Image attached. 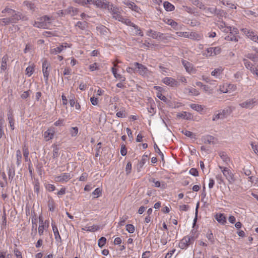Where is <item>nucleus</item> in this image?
Instances as JSON below:
<instances>
[{"label": "nucleus", "instance_id": "nucleus-1", "mask_svg": "<svg viewBox=\"0 0 258 258\" xmlns=\"http://www.w3.org/2000/svg\"><path fill=\"white\" fill-rule=\"evenodd\" d=\"M2 13H7V16H9V18L0 19V25H8L11 23L15 22L16 21L21 18L20 15L16 14L15 11L9 8H7L3 10Z\"/></svg>", "mask_w": 258, "mask_h": 258}, {"label": "nucleus", "instance_id": "nucleus-2", "mask_svg": "<svg viewBox=\"0 0 258 258\" xmlns=\"http://www.w3.org/2000/svg\"><path fill=\"white\" fill-rule=\"evenodd\" d=\"M54 19L52 17H49L47 16L41 17L34 22L33 26L39 28H48L50 26L51 21Z\"/></svg>", "mask_w": 258, "mask_h": 258}, {"label": "nucleus", "instance_id": "nucleus-3", "mask_svg": "<svg viewBox=\"0 0 258 258\" xmlns=\"http://www.w3.org/2000/svg\"><path fill=\"white\" fill-rule=\"evenodd\" d=\"M134 66L136 67V69H137L136 72L141 76L147 78L152 76V72L142 63L135 62Z\"/></svg>", "mask_w": 258, "mask_h": 258}, {"label": "nucleus", "instance_id": "nucleus-4", "mask_svg": "<svg viewBox=\"0 0 258 258\" xmlns=\"http://www.w3.org/2000/svg\"><path fill=\"white\" fill-rule=\"evenodd\" d=\"M223 31L229 33L225 37V40L227 41H238V36L236 35L238 33V31L237 28L232 27H227L226 28L223 29Z\"/></svg>", "mask_w": 258, "mask_h": 258}, {"label": "nucleus", "instance_id": "nucleus-5", "mask_svg": "<svg viewBox=\"0 0 258 258\" xmlns=\"http://www.w3.org/2000/svg\"><path fill=\"white\" fill-rule=\"evenodd\" d=\"M197 238L195 234L192 232L190 234L184 236L180 241L179 246L181 249L186 248L190 244L194 243L195 239Z\"/></svg>", "mask_w": 258, "mask_h": 258}, {"label": "nucleus", "instance_id": "nucleus-6", "mask_svg": "<svg viewBox=\"0 0 258 258\" xmlns=\"http://www.w3.org/2000/svg\"><path fill=\"white\" fill-rule=\"evenodd\" d=\"M221 52V48L220 46L208 47L204 50L202 55L205 57H209L220 54Z\"/></svg>", "mask_w": 258, "mask_h": 258}, {"label": "nucleus", "instance_id": "nucleus-7", "mask_svg": "<svg viewBox=\"0 0 258 258\" xmlns=\"http://www.w3.org/2000/svg\"><path fill=\"white\" fill-rule=\"evenodd\" d=\"M258 104V100L255 98L247 99L239 104V106L245 109H251Z\"/></svg>", "mask_w": 258, "mask_h": 258}, {"label": "nucleus", "instance_id": "nucleus-8", "mask_svg": "<svg viewBox=\"0 0 258 258\" xmlns=\"http://www.w3.org/2000/svg\"><path fill=\"white\" fill-rule=\"evenodd\" d=\"M237 86L235 84L224 83L220 85L219 90L223 93H230L235 91Z\"/></svg>", "mask_w": 258, "mask_h": 258}, {"label": "nucleus", "instance_id": "nucleus-9", "mask_svg": "<svg viewBox=\"0 0 258 258\" xmlns=\"http://www.w3.org/2000/svg\"><path fill=\"white\" fill-rule=\"evenodd\" d=\"M42 73L45 82L48 80L49 73L51 70V65L49 62L44 59L42 62Z\"/></svg>", "mask_w": 258, "mask_h": 258}, {"label": "nucleus", "instance_id": "nucleus-10", "mask_svg": "<svg viewBox=\"0 0 258 258\" xmlns=\"http://www.w3.org/2000/svg\"><path fill=\"white\" fill-rule=\"evenodd\" d=\"M219 167L221 169L224 176L227 179L229 182L233 183L235 181L234 174L230 169H229L227 167L221 166L220 165L219 166Z\"/></svg>", "mask_w": 258, "mask_h": 258}, {"label": "nucleus", "instance_id": "nucleus-11", "mask_svg": "<svg viewBox=\"0 0 258 258\" xmlns=\"http://www.w3.org/2000/svg\"><path fill=\"white\" fill-rule=\"evenodd\" d=\"M39 225L38 228V233L40 236L43 234L44 230H46L49 226V222L48 220L44 221L41 216H39Z\"/></svg>", "mask_w": 258, "mask_h": 258}, {"label": "nucleus", "instance_id": "nucleus-12", "mask_svg": "<svg viewBox=\"0 0 258 258\" xmlns=\"http://www.w3.org/2000/svg\"><path fill=\"white\" fill-rule=\"evenodd\" d=\"M72 177L70 173L65 172L55 176L54 179L56 182L66 183L71 179Z\"/></svg>", "mask_w": 258, "mask_h": 258}, {"label": "nucleus", "instance_id": "nucleus-13", "mask_svg": "<svg viewBox=\"0 0 258 258\" xmlns=\"http://www.w3.org/2000/svg\"><path fill=\"white\" fill-rule=\"evenodd\" d=\"M92 4L101 9L109 10L110 3L107 0H93Z\"/></svg>", "mask_w": 258, "mask_h": 258}, {"label": "nucleus", "instance_id": "nucleus-14", "mask_svg": "<svg viewBox=\"0 0 258 258\" xmlns=\"http://www.w3.org/2000/svg\"><path fill=\"white\" fill-rule=\"evenodd\" d=\"M55 130L54 127H49L43 134L44 139L47 142L52 140L54 136Z\"/></svg>", "mask_w": 258, "mask_h": 258}, {"label": "nucleus", "instance_id": "nucleus-15", "mask_svg": "<svg viewBox=\"0 0 258 258\" xmlns=\"http://www.w3.org/2000/svg\"><path fill=\"white\" fill-rule=\"evenodd\" d=\"M241 31L250 40L258 43V36L254 32L246 28L241 29Z\"/></svg>", "mask_w": 258, "mask_h": 258}, {"label": "nucleus", "instance_id": "nucleus-16", "mask_svg": "<svg viewBox=\"0 0 258 258\" xmlns=\"http://www.w3.org/2000/svg\"><path fill=\"white\" fill-rule=\"evenodd\" d=\"M182 63L188 73L195 74L196 72V69L190 62L185 60H182Z\"/></svg>", "mask_w": 258, "mask_h": 258}, {"label": "nucleus", "instance_id": "nucleus-17", "mask_svg": "<svg viewBox=\"0 0 258 258\" xmlns=\"http://www.w3.org/2000/svg\"><path fill=\"white\" fill-rule=\"evenodd\" d=\"M162 82L166 85L170 87H176L178 86V82L171 77H165L162 80Z\"/></svg>", "mask_w": 258, "mask_h": 258}, {"label": "nucleus", "instance_id": "nucleus-18", "mask_svg": "<svg viewBox=\"0 0 258 258\" xmlns=\"http://www.w3.org/2000/svg\"><path fill=\"white\" fill-rule=\"evenodd\" d=\"M124 5L128 7L132 11H135L139 14L141 13V9L137 6L134 2H130V1H124L123 2Z\"/></svg>", "mask_w": 258, "mask_h": 258}, {"label": "nucleus", "instance_id": "nucleus-19", "mask_svg": "<svg viewBox=\"0 0 258 258\" xmlns=\"http://www.w3.org/2000/svg\"><path fill=\"white\" fill-rule=\"evenodd\" d=\"M108 11L111 13L113 18L115 20H116L117 16H121L119 9L118 7L113 6L111 4H110L109 10H108Z\"/></svg>", "mask_w": 258, "mask_h": 258}, {"label": "nucleus", "instance_id": "nucleus-20", "mask_svg": "<svg viewBox=\"0 0 258 258\" xmlns=\"http://www.w3.org/2000/svg\"><path fill=\"white\" fill-rule=\"evenodd\" d=\"M100 229V226L98 225L93 224L92 225H87L82 228V230L87 232H94L97 231Z\"/></svg>", "mask_w": 258, "mask_h": 258}, {"label": "nucleus", "instance_id": "nucleus-21", "mask_svg": "<svg viewBox=\"0 0 258 258\" xmlns=\"http://www.w3.org/2000/svg\"><path fill=\"white\" fill-rule=\"evenodd\" d=\"M177 117L181 118L186 120H192L193 116L191 113L186 111H182L178 113L176 115Z\"/></svg>", "mask_w": 258, "mask_h": 258}, {"label": "nucleus", "instance_id": "nucleus-22", "mask_svg": "<svg viewBox=\"0 0 258 258\" xmlns=\"http://www.w3.org/2000/svg\"><path fill=\"white\" fill-rule=\"evenodd\" d=\"M154 88L157 91L156 94L157 97L160 100L164 102H166L167 100V98L162 93V91L164 90L163 88L159 86H154Z\"/></svg>", "mask_w": 258, "mask_h": 258}, {"label": "nucleus", "instance_id": "nucleus-23", "mask_svg": "<svg viewBox=\"0 0 258 258\" xmlns=\"http://www.w3.org/2000/svg\"><path fill=\"white\" fill-rule=\"evenodd\" d=\"M51 226L55 239L56 241H60L61 240V237L59 233L58 230L55 223L52 221L51 222Z\"/></svg>", "mask_w": 258, "mask_h": 258}, {"label": "nucleus", "instance_id": "nucleus-24", "mask_svg": "<svg viewBox=\"0 0 258 258\" xmlns=\"http://www.w3.org/2000/svg\"><path fill=\"white\" fill-rule=\"evenodd\" d=\"M215 219L220 224L224 225L226 223V218L223 213H217L215 215Z\"/></svg>", "mask_w": 258, "mask_h": 258}, {"label": "nucleus", "instance_id": "nucleus-25", "mask_svg": "<svg viewBox=\"0 0 258 258\" xmlns=\"http://www.w3.org/2000/svg\"><path fill=\"white\" fill-rule=\"evenodd\" d=\"M203 37V35L201 34L198 33L196 32H189L188 38L191 39L199 40Z\"/></svg>", "mask_w": 258, "mask_h": 258}, {"label": "nucleus", "instance_id": "nucleus-26", "mask_svg": "<svg viewBox=\"0 0 258 258\" xmlns=\"http://www.w3.org/2000/svg\"><path fill=\"white\" fill-rule=\"evenodd\" d=\"M79 10L73 7H70L67 9L65 10V13L68 15H71L72 16L77 15L78 14Z\"/></svg>", "mask_w": 258, "mask_h": 258}, {"label": "nucleus", "instance_id": "nucleus-27", "mask_svg": "<svg viewBox=\"0 0 258 258\" xmlns=\"http://www.w3.org/2000/svg\"><path fill=\"white\" fill-rule=\"evenodd\" d=\"M147 157V155H144V156H143L141 160L139 162L138 164L137 165V169L138 172H140L141 171V169L143 168V167L146 163Z\"/></svg>", "mask_w": 258, "mask_h": 258}, {"label": "nucleus", "instance_id": "nucleus-28", "mask_svg": "<svg viewBox=\"0 0 258 258\" xmlns=\"http://www.w3.org/2000/svg\"><path fill=\"white\" fill-rule=\"evenodd\" d=\"M116 20L121 22L122 23L125 24L127 26H132L134 25V23L131 22V21L127 18H124L122 16H117Z\"/></svg>", "mask_w": 258, "mask_h": 258}, {"label": "nucleus", "instance_id": "nucleus-29", "mask_svg": "<svg viewBox=\"0 0 258 258\" xmlns=\"http://www.w3.org/2000/svg\"><path fill=\"white\" fill-rule=\"evenodd\" d=\"M150 181L154 183V186L156 187H161L162 189L165 188V184L164 182H161L159 181L156 180L155 178H152L150 179Z\"/></svg>", "mask_w": 258, "mask_h": 258}, {"label": "nucleus", "instance_id": "nucleus-30", "mask_svg": "<svg viewBox=\"0 0 258 258\" xmlns=\"http://www.w3.org/2000/svg\"><path fill=\"white\" fill-rule=\"evenodd\" d=\"M219 155L223 160V161L226 164L228 165L230 162V157L224 152H220L219 153Z\"/></svg>", "mask_w": 258, "mask_h": 258}, {"label": "nucleus", "instance_id": "nucleus-31", "mask_svg": "<svg viewBox=\"0 0 258 258\" xmlns=\"http://www.w3.org/2000/svg\"><path fill=\"white\" fill-rule=\"evenodd\" d=\"M224 68L222 67H219L216 68L211 72V75L216 77H218L222 74Z\"/></svg>", "mask_w": 258, "mask_h": 258}, {"label": "nucleus", "instance_id": "nucleus-32", "mask_svg": "<svg viewBox=\"0 0 258 258\" xmlns=\"http://www.w3.org/2000/svg\"><path fill=\"white\" fill-rule=\"evenodd\" d=\"M243 63L245 67V68L250 70V72L252 73V70H254L255 68V67H253V65L252 63L250 62L247 59L243 58Z\"/></svg>", "mask_w": 258, "mask_h": 258}, {"label": "nucleus", "instance_id": "nucleus-33", "mask_svg": "<svg viewBox=\"0 0 258 258\" xmlns=\"http://www.w3.org/2000/svg\"><path fill=\"white\" fill-rule=\"evenodd\" d=\"M9 60L8 56L7 55H4L2 60L1 69L5 71L7 68V62Z\"/></svg>", "mask_w": 258, "mask_h": 258}, {"label": "nucleus", "instance_id": "nucleus-34", "mask_svg": "<svg viewBox=\"0 0 258 258\" xmlns=\"http://www.w3.org/2000/svg\"><path fill=\"white\" fill-rule=\"evenodd\" d=\"M226 114V112L225 110H223L218 113H215L213 118V120H216L219 119L224 118Z\"/></svg>", "mask_w": 258, "mask_h": 258}, {"label": "nucleus", "instance_id": "nucleus-35", "mask_svg": "<svg viewBox=\"0 0 258 258\" xmlns=\"http://www.w3.org/2000/svg\"><path fill=\"white\" fill-rule=\"evenodd\" d=\"M73 2L83 6L92 4L93 0H73Z\"/></svg>", "mask_w": 258, "mask_h": 258}, {"label": "nucleus", "instance_id": "nucleus-36", "mask_svg": "<svg viewBox=\"0 0 258 258\" xmlns=\"http://www.w3.org/2000/svg\"><path fill=\"white\" fill-rule=\"evenodd\" d=\"M164 22L167 24L170 25L173 29L177 30L178 24L177 22L171 19H167L164 20Z\"/></svg>", "mask_w": 258, "mask_h": 258}, {"label": "nucleus", "instance_id": "nucleus-37", "mask_svg": "<svg viewBox=\"0 0 258 258\" xmlns=\"http://www.w3.org/2000/svg\"><path fill=\"white\" fill-rule=\"evenodd\" d=\"M62 50H63L60 45H59L58 46L55 48L51 47L49 52L51 54L56 55L60 53Z\"/></svg>", "mask_w": 258, "mask_h": 258}, {"label": "nucleus", "instance_id": "nucleus-38", "mask_svg": "<svg viewBox=\"0 0 258 258\" xmlns=\"http://www.w3.org/2000/svg\"><path fill=\"white\" fill-rule=\"evenodd\" d=\"M34 71L35 65L33 63L26 69V75L28 77H30L33 74Z\"/></svg>", "mask_w": 258, "mask_h": 258}, {"label": "nucleus", "instance_id": "nucleus-39", "mask_svg": "<svg viewBox=\"0 0 258 258\" xmlns=\"http://www.w3.org/2000/svg\"><path fill=\"white\" fill-rule=\"evenodd\" d=\"M163 6L167 11H172L175 9V7L168 2H165Z\"/></svg>", "mask_w": 258, "mask_h": 258}, {"label": "nucleus", "instance_id": "nucleus-40", "mask_svg": "<svg viewBox=\"0 0 258 258\" xmlns=\"http://www.w3.org/2000/svg\"><path fill=\"white\" fill-rule=\"evenodd\" d=\"M214 137L210 135L204 136L203 138V142L205 144H210L211 143H213L214 142Z\"/></svg>", "mask_w": 258, "mask_h": 258}, {"label": "nucleus", "instance_id": "nucleus-41", "mask_svg": "<svg viewBox=\"0 0 258 258\" xmlns=\"http://www.w3.org/2000/svg\"><path fill=\"white\" fill-rule=\"evenodd\" d=\"M8 120H9V122L10 127L12 130H14L15 128V126H14L15 120H14V117H13L12 114L10 113L8 114Z\"/></svg>", "mask_w": 258, "mask_h": 258}, {"label": "nucleus", "instance_id": "nucleus-42", "mask_svg": "<svg viewBox=\"0 0 258 258\" xmlns=\"http://www.w3.org/2000/svg\"><path fill=\"white\" fill-rule=\"evenodd\" d=\"M190 107L194 110L198 112H201L203 110V108L201 105L197 104H191Z\"/></svg>", "mask_w": 258, "mask_h": 258}, {"label": "nucleus", "instance_id": "nucleus-43", "mask_svg": "<svg viewBox=\"0 0 258 258\" xmlns=\"http://www.w3.org/2000/svg\"><path fill=\"white\" fill-rule=\"evenodd\" d=\"M17 164L20 165L22 162V154L20 150L16 151Z\"/></svg>", "mask_w": 258, "mask_h": 258}, {"label": "nucleus", "instance_id": "nucleus-44", "mask_svg": "<svg viewBox=\"0 0 258 258\" xmlns=\"http://www.w3.org/2000/svg\"><path fill=\"white\" fill-rule=\"evenodd\" d=\"M92 195L94 196V198L100 197L102 195V189L99 187L96 188L92 192Z\"/></svg>", "mask_w": 258, "mask_h": 258}, {"label": "nucleus", "instance_id": "nucleus-45", "mask_svg": "<svg viewBox=\"0 0 258 258\" xmlns=\"http://www.w3.org/2000/svg\"><path fill=\"white\" fill-rule=\"evenodd\" d=\"M24 4L27 7L28 9L34 11L35 9V5L34 3L30 2H24Z\"/></svg>", "mask_w": 258, "mask_h": 258}, {"label": "nucleus", "instance_id": "nucleus-46", "mask_svg": "<svg viewBox=\"0 0 258 258\" xmlns=\"http://www.w3.org/2000/svg\"><path fill=\"white\" fill-rule=\"evenodd\" d=\"M147 34L148 36L152 37L153 38H157L159 36V34L152 30H148Z\"/></svg>", "mask_w": 258, "mask_h": 258}, {"label": "nucleus", "instance_id": "nucleus-47", "mask_svg": "<svg viewBox=\"0 0 258 258\" xmlns=\"http://www.w3.org/2000/svg\"><path fill=\"white\" fill-rule=\"evenodd\" d=\"M48 207L49 208V210L50 211H53L54 210L55 205L52 199L49 200L48 203Z\"/></svg>", "mask_w": 258, "mask_h": 258}, {"label": "nucleus", "instance_id": "nucleus-48", "mask_svg": "<svg viewBox=\"0 0 258 258\" xmlns=\"http://www.w3.org/2000/svg\"><path fill=\"white\" fill-rule=\"evenodd\" d=\"M188 93L190 95L198 96L200 94L199 91L194 88H189L188 89Z\"/></svg>", "mask_w": 258, "mask_h": 258}, {"label": "nucleus", "instance_id": "nucleus-49", "mask_svg": "<svg viewBox=\"0 0 258 258\" xmlns=\"http://www.w3.org/2000/svg\"><path fill=\"white\" fill-rule=\"evenodd\" d=\"M53 152H52V154H53L52 157L53 158H56L59 156V149L55 145L53 146Z\"/></svg>", "mask_w": 258, "mask_h": 258}, {"label": "nucleus", "instance_id": "nucleus-50", "mask_svg": "<svg viewBox=\"0 0 258 258\" xmlns=\"http://www.w3.org/2000/svg\"><path fill=\"white\" fill-rule=\"evenodd\" d=\"M23 156L25 158V161H28V156L29 154V150L26 146H24L23 148Z\"/></svg>", "mask_w": 258, "mask_h": 258}, {"label": "nucleus", "instance_id": "nucleus-51", "mask_svg": "<svg viewBox=\"0 0 258 258\" xmlns=\"http://www.w3.org/2000/svg\"><path fill=\"white\" fill-rule=\"evenodd\" d=\"M106 242V238L104 237H102L99 239L98 241V245L99 247L102 248Z\"/></svg>", "mask_w": 258, "mask_h": 258}, {"label": "nucleus", "instance_id": "nucleus-52", "mask_svg": "<svg viewBox=\"0 0 258 258\" xmlns=\"http://www.w3.org/2000/svg\"><path fill=\"white\" fill-rule=\"evenodd\" d=\"M4 124V120L2 117H0V139L4 135V132L3 127Z\"/></svg>", "mask_w": 258, "mask_h": 258}, {"label": "nucleus", "instance_id": "nucleus-53", "mask_svg": "<svg viewBox=\"0 0 258 258\" xmlns=\"http://www.w3.org/2000/svg\"><path fill=\"white\" fill-rule=\"evenodd\" d=\"M126 230L130 233H133L135 230V226L133 224H127L126 225Z\"/></svg>", "mask_w": 258, "mask_h": 258}, {"label": "nucleus", "instance_id": "nucleus-54", "mask_svg": "<svg viewBox=\"0 0 258 258\" xmlns=\"http://www.w3.org/2000/svg\"><path fill=\"white\" fill-rule=\"evenodd\" d=\"M192 4L197 6V7L201 9H204L205 6L199 0H194L192 2Z\"/></svg>", "mask_w": 258, "mask_h": 258}, {"label": "nucleus", "instance_id": "nucleus-55", "mask_svg": "<svg viewBox=\"0 0 258 258\" xmlns=\"http://www.w3.org/2000/svg\"><path fill=\"white\" fill-rule=\"evenodd\" d=\"M133 27L134 28V29L135 30V34L136 35H139L141 36H143L144 35L143 32L141 31L140 28L138 26L134 24Z\"/></svg>", "mask_w": 258, "mask_h": 258}, {"label": "nucleus", "instance_id": "nucleus-56", "mask_svg": "<svg viewBox=\"0 0 258 258\" xmlns=\"http://www.w3.org/2000/svg\"><path fill=\"white\" fill-rule=\"evenodd\" d=\"M206 237L212 243H214V236L211 230H209L206 234Z\"/></svg>", "mask_w": 258, "mask_h": 258}, {"label": "nucleus", "instance_id": "nucleus-57", "mask_svg": "<svg viewBox=\"0 0 258 258\" xmlns=\"http://www.w3.org/2000/svg\"><path fill=\"white\" fill-rule=\"evenodd\" d=\"M127 218H128V217L126 216H123L122 217H120L119 219L118 223V225L120 226H122L124 225V224L125 222H126V221L127 220Z\"/></svg>", "mask_w": 258, "mask_h": 258}, {"label": "nucleus", "instance_id": "nucleus-58", "mask_svg": "<svg viewBox=\"0 0 258 258\" xmlns=\"http://www.w3.org/2000/svg\"><path fill=\"white\" fill-rule=\"evenodd\" d=\"M78 133V128L77 127H73L70 130V134L72 137H75Z\"/></svg>", "mask_w": 258, "mask_h": 258}, {"label": "nucleus", "instance_id": "nucleus-59", "mask_svg": "<svg viewBox=\"0 0 258 258\" xmlns=\"http://www.w3.org/2000/svg\"><path fill=\"white\" fill-rule=\"evenodd\" d=\"M14 253L17 258H23L22 252L17 248H14Z\"/></svg>", "mask_w": 258, "mask_h": 258}, {"label": "nucleus", "instance_id": "nucleus-60", "mask_svg": "<svg viewBox=\"0 0 258 258\" xmlns=\"http://www.w3.org/2000/svg\"><path fill=\"white\" fill-rule=\"evenodd\" d=\"M76 26L79 27L81 29L84 30L87 26V23L86 22H77Z\"/></svg>", "mask_w": 258, "mask_h": 258}, {"label": "nucleus", "instance_id": "nucleus-61", "mask_svg": "<svg viewBox=\"0 0 258 258\" xmlns=\"http://www.w3.org/2000/svg\"><path fill=\"white\" fill-rule=\"evenodd\" d=\"M189 32H177L176 34L179 37L188 38Z\"/></svg>", "mask_w": 258, "mask_h": 258}, {"label": "nucleus", "instance_id": "nucleus-62", "mask_svg": "<svg viewBox=\"0 0 258 258\" xmlns=\"http://www.w3.org/2000/svg\"><path fill=\"white\" fill-rule=\"evenodd\" d=\"M45 188L49 191H53L55 189V186L53 184L50 183L46 184Z\"/></svg>", "mask_w": 258, "mask_h": 258}, {"label": "nucleus", "instance_id": "nucleus-63", "mask_svg": "<svg viewBox=\"0 0 258 258\" xmlns=\"http://www.w3.org/2000/svg\"><path fill=\"white\" fill-rule=\"evenodd\" d=\"M88 174L86 172H84L79 177V180L81 181H85L87 180Z\"/></svg>", "mask_w": 258, "mask_h": 258}, {"label": "nucleus", "instance_id": "nucleus-64", "mask_svg": "<svg viewBox=\"0 0 258 258\" xmlns=\"http://www.w3.org/2000/svg\"><path fill=\"white\" fill-rule=\"evenodd\" d=\"M189 174L194 176H199V172L196 168H192L190 169L189 171Z\"/></svg>", "mask_w": 258, "mask_h": 258}]
</instances>
